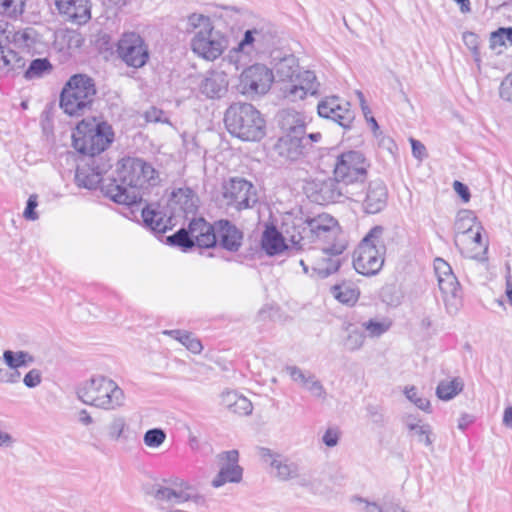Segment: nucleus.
<instances>
[{"label": "nucleus", "mask_w": 512, "mask_h": 512, "mask_svg": "<svg viewBox=\"0 0 512 512\" xmlns=\"http://www.w3.org/2000/svg\"><path fill=\"white\" fill-rule=\"evenodd\" d=\"M286 371L293 381L300 383L302 386L307 383L309 374L304 373L299 367L287 366Z\"/></svg>", "instance_id": "e2e57ef3"}, {"label": "nucleus", "mask_w": 512, "mask_h": 512, "mask_svg": "<svg viewBox=\"0 0 512 512\" xmlns=\"http://www.w3.org/2000/svg\"><path fill=\"white\" fill-rule=\"evenodd\" d=\"M500 97L512 103V73L508 74L501 82L499 89Z\"/></svg>", "instance_id": "052dcab7"}, {"label": "nucleus", "mask_w": 512, "mask_h": 512, "mask_svg": "<svg viewBox=\"0 0 512 512\" xmlns=\"http://www.w3.org/2000/svg\"><path fill=\"white\" fill-rule=\"evenodd\" d=\"M52 69L53 66L47 58H36L30 62L28 68L24 71V78L26 80L38 79L50 74Z\"/></svg>", "instance_id": "4c0bfd02"}, {"label": "nucleus", "mask_w": 512, "mask_h": 512, "mask_svg": "<svg viewBox=\"0 0 512 512\" xmlns=\"http://www.w3.org/2000/svg\"><path fill=\"white\" fill-rule=\"evenodd\" d=\"M253 405L249 399L244 396H240L231 410V412L239 415H249L252 413Z\"/></svg>", "instance_id": "bf43d9fd"}, {"label": "nucleus", "mask_w": 512, "mask_h": 512, "mask_svg": "<svg viewBox=\"0 0 512 512\" xmlns=\"http://www.w3.org/2000/svg\"><path fill=\"white\" fill-rule=\"evenodd\" d=\"M220 469L212 480V486L219 488L226 483H239L242 480L243 469L238 465L239 453L230 450L219 455Z\"/></svg>", "instance_id": "f3484780"}, {"label": "nucleus", "mask_w": 512, "mask_h": 512, "mask_svg": "<svg viewBox=\"0 0 512 512\" xmlns=\"http://www.w3.org/2000/svg\"><path fill=\"white\" fill-rule=\"evenodd\" d=\"M227 47L225 36L214 30L213 25L207 30L197 31L191 39V49L198 56L213 61L217 59Z\"/></svg>", "instance_id": "f8f14e48"}, {"label": "nucleus", "mask_w": 512, "mask_h": 512, "mask_svg": "<svg viewBox=\"0 0 512 512\" xmlns=\"http://www.w3.org/2000/svg\"><path fill=\"white\" fill-rule=\"evenodd\" d=\"M166 440V433L161 428H152L145 432L143 436L144 444L150 448L160 447Z\"/></svg>", "instance_id": "c03bdc74"}, {"label": "nucleus", "mask_w": 512, "mask_h": 512, "mask_svg": "<svg viewBox=\"0 0 512 512\" xmlns=\"http://www.w3.org/2000/svg\"><path fill=\"white\" fill-rule=\"evenodd\" d=\"M180 343L194 354H200L203 349L201 341L193 337L189 332H186V334L183 335V337L180 339Z\"/></svg>", "instance_id": "5fc2aeb1"}, {"label": "nucleus", "mask_w": 512, "mask_h": 512, "mask_svg": "<svg viewBox=\"0 0 512 512\" xmlns=\"http://www.w3.org/2000/svg\"><path fill=\"white\" fill-rule=\"evenodd\" d=\"M9 36L5 30L0 29V77L9 73L18 74L24 70L26 59L18 52L6 49L5 44Z\"/></svg>", "instance_id": "393cba45"}, {"label": "nucleus", "mask_w": 512, "mask_h": 512, "mask_svg": "<svg viewBox=\"0 0 512 512\" xmlns=\"http://www.w3.org/2000/svg\"><path fill=\"white\" fill-rule=\"evenodd\" d=\"M223 196L227 205L234 206L239 211L250 208L257 202L253 185L242 178L231 179L224 187Z\"/></svg>", "instance_id": "4468645a"}, {"label": "nucleus", "mask_w": 512, "mask_h": 512, "mask_svg": "<svg viewBox=\"0 0 512 512\" xmlns=\"http://www.w3.org/2000/svg\"><path fill=\"white\" fill-rule=\"evenodd\" d=\"M224 123L231 135L245 141H258L265 134V122L250 103L231 104L225 112Z\"/></svg>", "instance_id": "20e7f679"}, {"label": "nucleus", "mask_w": 512, "mask_h": 512, "mask_svg": "<svg viewBox=\"0 0 512 512\" xmlns=\"http://www.w3.org/2000/svg\"><path fill=\"white\" fill-rule=\"evenodd\" d=\"M146 120L149 122L168 123V119L164 116V112L155 107H151L146 111Z\"/></svg>", "instance_id": "338daca9"}, {"label": "nucleus", "mask_w": 512, "mask_h": 512, "mask_svg": "<svg viewBox=\"0 0 512 512\" xmlns=\"http://www.w3.org/2000/svg\"><path fill=\"white\" fill-rule=\"evenodd\" d=\"M26 0H0V15L18 18L24 12Z\"/></svg>", "instance_id": "ea45409f"}, {"label": "nucleus", "mask_w": 512, "mask_h": 512, "mask_svg": "<svg viewBox=\"0 0 512 512\" xmlns=\"http://www.w3.org/2000/svg\"><path fill=\"white\" fill-rule=\"evenodd\" d=\"M17 47L29 50L36 42V33L32 28L14 32L10 40Z\"/></svg>", "instance_id": "37998d69"}, {"label": "nucleus", "mask_w": 512, "mask_h": 512, "mask_svg": "<svg viewBox=\"0 0 512 512\" xmlns=\"http://www.w3.org/2000/svg\"><path fill=\"white\" fill-rule=\"evenodd\" d=\"M384 232L383 226H374L354 251L353 266L359 274L375 275L381 270L386 253Z\"/></svg>", "instance_id": "423d86ee"}, {"label": "nucleus", "mask_w": 512, "mask_h": 512, "mask_svg": "<svg viewBox=\"0 0 512 512\" xmlns=\"http://www.w3.org/2000/svg\"><path fill=\"white\" fill-rule=\"evenodd\" d=\"M319 193L323 201L326 202H337L343 195H355L350 189H344L342 184L336 180L335 175L321 183Z\"/></svg>", "instance_id": "2f4dec72"}, {"label": "nucleus", "mask_w": 512, "mask_h": 512, "mask_svg": "<svg viewBox=\"0 0 512 512\" xmlns=\"http://www.w3.org/2000/svg\"><path fill=\"white\" fill-rule=\"evenodd\" d=\"M407 399L414 403L419 409L429 412L430 402L426 398L418 396L417 389L414 386L406 387L404 391Z\"/></svg>", "instance_id": "09e8293b"}, {"label": "nucleus", "mask_w": 512, "mask_h": 512, "mask_svg": "<svg viewBox=\"0 0 512 512\" xmlns=\"http://www.w3.org/2000/svg\"><path fill=\"white\" fill-rule=\"evenodd\" d=\"M435 273L448 312L456 313L461 305V289L456 276L450 265L440 258L435 260Z\"/></svg>", "instance_id": "9d476101"}, {"label": "nucleus", "mask_w": 512, "mask_h": 512, "mask_svg": "<svg viewBox=\"0 0 512 512\" xmlns=\"http://www.w3.org/2000/svg\"><path fill=\"white\" fill-rule=\"evenodd\" d=\"M116 52L128 67L135 69L144 67L150 58L148 45L135 32H127L120 37Z\"/></svg>", "instance_id": "1a4fd4ad"}, {"label": "nucleus", "mask_w": 512, "mask_h": 512, "mask_svg": "<svg viewBox=\"0 0 512 512\" xmlns=\"http://www.w3.org/2000/svg\"><path fill=\"white\" fill-rule=\"evenodd\" d=\"M215 222L202 232L198 238L197 246L201 248H212L217 245Z\"/></svg>", "instance_id": "a18cd8bd"}, {"label": "nucleus", "mask_w": 512, "mask_h": 512, "mask_svg": "<svg viewBox=\"0 0 512 512\" xmlns=\"http://www.w3.org/2000/svg\"><path fill=\"white\" fill-rule=\"evenodd\" d=\"M21 379V373L11 368L0 367V383L2 384H16Z\"/></svg>", "instance_id": "6e6d98bb"}, {"label": "nucleus", "mask_w": 512, "mask_h": 512, "mask_svg": "<svg viewBox=\"0 0 512 512\" xmlns=\"http://www.w3.org/2000/svg\"><path fill=\"white\" fill-rule=\"evenodd\" d=\"M464 387L461 378L455 377L452 380H442L436 388V395L441 400H451L458 395Z\"/></svg>", "instance_id": "c9c22d12"}, {"label": "nucleus", "mask_w": 512, "mask_h": 512, "mask_svg": "<svg viewBox=\"0 0 512 512\" xmlns=\"http://www.w3.org/2000/svg\"><path fill=\"white\" fill-rule=\"evenodd\" d=\"M477 218L470 210H461L457 213L454 223L455 244L459 247L461 253H464V245L468 242L467 236L473 233V230L479 226Z\"/></svg>", "instance_id": "bb28decb"}, {"label": "nucleus", "mask_w": 512, "mask_h": 512, "mask_svg": "<svg viewBox=\"0 0 512 512\" xmlns=\"http://www.w3.org/2000/svg\"><path fill=\"white\" fill-rule=\"evenodd\" d=\"M327 246L310 249L307 260L312 270L321 278H326L340 267V255L346 249L343 242L336 240L326 243Z\"/></svg>", "instance_id": "6e6552de"}, {"label": "nucleus", "mask_w": 512, "mask_h": 512, "mask_svg": "<svg viewBox=\"0 0 512 512\" xmlns=\"http://www.w3.org/2000/svg\"><path fill=\"white\" fill-rule=\"evenodd\" d=\"M56 7L66 20L81 25L91 18L90 0H55Z\"/></svg>", "instance_id": "5701e85b"}, {"label": "nucleus", "mask_w": 512, "mask_h": 512, "mask_svg": "<svg viewBox=\"0 0 512 512\" xmlns=\"http://www.w3.org/2000/svg\"><path fill=\"white\" fill-rule=\"evenodd\" d=\"M388 191L381 180L369 183L365 198L362 200V208L367 214L381 212L387 205Z\"/></svg>", "instance_id": "a878e982"}, {"label": "nucleus", "mask_w": 512, "mask_h": 512, "mask_svg": "<svg viewBox=\"0 0 512 512\" xmlns=\"http://www.w3.org/2000/svg\"><path fill=\"white\" fill-rule=\"evenodd\" d=\"M286 240L284 231L279 232L274 225H267L262 234L261 247L269 256L278 255L288 248Z\"/></svg>", "instance_id": "c85d7f7f"}, {"label": "nucleus", "mask_w": 512, "mask_h": 512, "mask_svg": "<svg viewBox=\"0 0 512 512\" xmlns=\"http://www.w3.org/2000/svg\"><path fill=\"white\" fill-rule=\"evenodd\" d=\"M352 502L362 504V512H389L391 505L384 508L375 501H370L367 498L361 496H353Z\"/></svg>", "instance_id": "de8ad7c7"}, {"label": "nucleus", "mask_w": 512, "mask_h": 512, "mask_svg": "<svg viewBox=\"0 0 512 512\" xmlns=\"http://www.w3.org/2000/svg\"><path fill=\"white\" fill-rule=\"evenodd\" d=\"M3 362L12 370L19 371L20 368L27 367L34 362V357L27 351L4 350L2 356Z\"/></svg>", "instance_id": "f704fd0d"}, {"label": "nucleus", "mask_w": 512, "mask_h": 512, "mask_svg": "<svg viewBox=\"0 0 512 512\" xmlns=\"http://www.w3.org/2000/svg\"><path fill=\"white\" fill-rule=\"evenodd\" d=\"M273 40L274 35L269 28L262 26L249 29L244 33L238 46L229 52L228 59L237 63L239 53L250 55L252 51L262 52L273 44Z\"/></svg>", "instance_id": "ddd939ff"}, {"label": "nucleus", "mask_w": 512, "mask_h": 512, "mask_svg": "<svg viewBox=\"0 0 512 512\" xmlns=\"http://www.w3.org/2000/svg\"><path fill=\"white\" fill-rule=\"evenodd\" d=\"M198 198L189 188L173 191L169 205L175 210L182 211L185 217L194 215L197 210Z\"/></svg>", "instance_id": "c756f323"}, {"label": "nucleus", "mask_w": 512, "mask_h": 512, "mask_svg": "<svg viewBox=\"0 0 512 512\" xmlns=\"http://www.w3.org/2000/svg\"><path fill=\"white\" fill-rule=\"evenodd\" d=\"M274 80L272 70L262 64L246 68L240 75L238 90L246 96L266 94Z\"/></svg>", "instance_id": "9b49d317"}, {"label": "nucleus", "mask_w": 512, "mask_h": 512, "mask_svg": "<svg viewBox=\"0 0 512 512\" xmlns=\"http://www.w3.org/2000/svg\"><path fill=\"white\" fill-rule=\"evenodd\" d=\"M228 75L219 70L207 71L198 83L199 92L207 99H221L228 92Z\"/></svg>", "instance_id": "aec40b11"}, {"label": "nucleus", "mask_w": 512, "mask_h": 512, "mask_svg": "<svg viewBox=\"0 0 512 512\" xmlns=\"http://www.w3.org/2000/svg\"><path fill=\"white\" fill-rule=\"evenodd\" d=\"M323 443L328 447H335L339 441V432L335 428H328L322 437Z\"/></svg>", "instance_id": "69168bd1"}, {"label": "nucleus", "mask_w": 512, "mask_h": 512, "mask_svg": "<svg viewBox=\"0 0 512 512\" xmlns=\"http://www.w3.org/2000/svg\"><path fill=\"white\" fill-rule=\"evenodd\" d=\"M320 83L316 75L310 70H300L293 79L282 87L283 95L290 101L304 99L308 94L315 95Z\"/></svg>", "instance_id": "2eb2a0df"}, {"label": "nucleus", "mask_w": 512, "mask_h": 512, "mask_svg": "<svg viewBox=\"0 0 512 512\" xmlns=\"http://www.w3.org/2000/svg\"><path fill=\"white\" fill-rule=\"evenodd\" d=\"M275 70L279 79L287 83L300 71L297 59L293 55L283 57L276 64Z\"/></svg>", "instance_id": "e433bc0d"}, {"label": "nucleus", "mask_w": 512, "mask_h": 512, "mask_svg": "<svg viewBox=\"0 0 512 512\" xmlns=\"http://www.w3.org/2000/svg\"><path fill=\"white\" fill-rule=\"evenodd\" d=\"M367 414L369 419L378 425L384 424V414L382 409L378 405H368L367 406Z\"/></svg>", "instance_id": "0e129e2a"}, {"label": "nucleus", "mask_w": 512, "mask_h": 512, "mask_svg": "<svg viewBox=\"0 0 512 512\" xmlns=\"http://www.w3.org/2000/svg\"><path fill=\"white\" fill-rule=\"evenodd\" d=\"M42 382V374L38 369H31L25 374L23 383L28 388H35Z\"/></svg>", "instance_id": "680f3d73"}, {"label": "nucleus", "mask_w": 512, "mask_h": 512, "mask_svg": "<svg viewBox=\"0 0 512 512\" xmlns=\"http://www.w3.org/2000/svg\"><path fill=\"white\" fill-rule=\"evenodd\" d=\"M167 242L172 246H177L181 248L185 252L195 246V242L191 238V235L189 234L188 230L184 228H181L173 235L168 236Z\"/></svg>", "instance_id": "79ce46f5"}, {"label": "nucleus", "mask_w": 512, "mask_h": 512, "mask_svg": "<svg viewBox=\"0 0 512 512\" xmlns=\"http://www.w3.org/2000/svg\"><path fill=\"white\" fill-rule=\"evenodd\" d=\"M151 494L156 500L167 501L171 503H182L193 498L192 491L189 487L185 489L182 487L171 488L160 484L153 486Z\"/></svg>", "instance_id": "7c9ffc66"}, {"label": "nucleus", "mask_w": 512, "mask_h": 512, "mask_svg": "<svg viewBox=\"0 0 512 512\" xmlns=\"http://www.w3.org/2000/svg\"><path fill=\"white\" fill-rule=\"evenodd\" d=\"M261 459L273 469V475L280 481L297 479L300 476V466L288 456L262 447L259 450Z\"/></svg>", "instance_id": "dca6fc26"}, {"label": "nucleus", "mask_w": 512, "mask_h": 512, "mask_svg": "<svg viewBox=\"0 0 512 512\" xmlns=\"http://www.w3.org/2000/svg\"><path fill=\"white\" fill-rule=\"evenodd\" d=\"M412 435L417 436V440L420 443H423L425 446H431L433 440L431 439V428L428 424H418L417 428H414L413 431H409Z\"/></svg>", "instance_id": "864d4df0"}, {"label": "nucleus", "mask_w": 512, "mask_h": 512, "mask_svg": "<svg viewBox=\"0 0 512 512\" xmlns=\"http://www.w3.org/2000/svg\"><path fill=\"white\" fill-rule=\"evenodd\" d=\"M349 107L348 102L340 100L337 96H331L322 100L318 104L317 110L320 117L331 119L340 126L347 128L354 118Z\"/></svg>", "instance_id": "a211bd4d"}, {"label": "nucleus", "mask_w": 512, "mask_h": 512, "mask_svg": "<svg viewBox=\"0 0 512 512\" xmlns=\"http://www.w3.org/2000/svg\"><path fill=\"white\" fill-rule=\"evenodd\" d=\"M339 232L337 221L328 214H319L305 220L296 219L291 225L284 224L287 240L297 249H305L316 241L330 243L337 239Z\"/></svg>", "instance_id": "f03ea898"}, {"label": "nucleus", "mask_w": 512, "mask_h": 512, "mask_svg": "<svg viewBox=\"0 0 512 512\" xmlns=\"http://www.w3.org/2000/svg\"><path fill=\"white\" fill-rule=\"evenodd\" d=\"M77 395L84 404L104 410H116L125 402L123 390L115 381L104 376L93 377L83 383Z\"/></svg>", "instance_id": "39448f33"}, {"label": "nucleus", "mask_w": 512, "mask_h": 512, "mask_svg": "<svg viewBox=\"0 0 512 512\" xmlns=\"http://www.w3.org/2000/svg\"><path fill=\"white\" fill-rule=\"evenodd\" d=\"M117 177L102 186L105 196L118 204L131 206L141 201L140 188L156 186L159 172L150 162H118Z\"/></svg>", "instance_id": "f257e3e1"}, {"label": "nucleus", "mask_w": 512, "mask_h": 512, "mask_svg": "<svg viewBox=\"0 0 512 512\" xmlns=\"http://www.w3.org/2000/svg\"><path fill=\"white\" fill-rule=\"evenodd\" d=\"M165 217L161 211L151 206H147L142 210L144 224L157 233H164L168 229V221Z\"/></svg>", "instance_id": "72a5a7b5"}, {"label": "nucleus", "mask_w": 512, "mask_h": 512, "mask_svg": "<svg viewBox=\"0 0 512 512\" xmlns=\"http://www.w3.org/2000/svg\"><path fill=\"white\" fill-rule=\"evenodd\" d=\"M210 226L204 218H193L188 227V232L191 235V238L194 240L195 245L198 242L199 236L202 234L204 230H206Z\"/></svg>", "instance_id": "3c124183"}, {"label": "nucleus", "mask_w": 512, "mask_h": 512, "mask_svg": "<svg viewBox=\"0 0 512 512\" xmlns=\"http://www.w3.org/2000/svg\"><path fill=\"white\" fill-rule=\"evenodd\" d=\"M278 125L285 134L305 135V116L293 109H283L278 115Z\"/></svg>", "instance_id": "cd10ccee"}, {"label": "nucleus", "mask_w": 512, "mask_h": 512, "mask_svg": "<svg viewBox=\"0 0 512 512\" xmlns=\"http://www.w3.org/2000/svg\"><path fill=\"white\" fill-rule=\"evenodd\" d=\"M113 139L114 132L111 125L96 117L82 119L72 133L75 150L89 157H95L105 151Z\"/></svg>", "instance_id": "7ed1b4c3"}, {"label": "nucleus", "mask_w": 512, "mask_h": 512, "mask_svg": "<svg viewBox=\"0 0 512 512\" xmlns=\"http://www.w3.org/2000/svg\"><path fill=\"white\" fill-rule=\"evenodd\" d=\"M37 206L38 196L36 194L30 195L23 213V216L26 220L35 221L38 219V214L35 211Z\"/></svg>", "instance_id": "4d7b16f0"}, {"label": "nucleus", "mask_w": 512, "mask_h": 512, "mask_svg": "<svg viewBox=\"0 0 512 512\" xmlns=\"http://www.w3.org/2000/svg\"><path fill=\"white\" fill-rule=\"evenodd\" d=\"M212 26L211 19L208 16L198 13H192L186 20V32L196 33L197 31L207 30Z\"/></svg>", "instance_id": "a19ab883"}, {"label": "nucleus", "mask_w": 512, "mask_h": 512, "mask_svg": "<svg viewBox=\"0 0 512 512\" xmlns=\"http://www.w3.org/2000/svg\"><path fill=\"white\" fill-rule=\"evenodd\" d=\"M331 292L339 302L348 306L354 305L359 297L358 290L348 284L335 285Z\"/></svg>", "instance_id": "58836bf2"}, {"label": "nucleus", "mask_w": 512, "mask_h": 512, "mask_svg": "<svg viewBox=\"0 0 512 512\" xmlns=\"http://www.w3.org/2000/svg\"><path fill=\"white\" fill-rule=\"evenodd\" d=\"M307 145L309 141L305 136L284 134L275 144L274 151L277 156L286 160H298L299 157L305 156Z\"/></svg>", "instance_id": "b1692460"}, {"label": "nucleus", "mask_w": 512, "mask_h": 512, "mask_svg": "<svg viewBox=\"0 0 512 512\" xmlns=\"http://www.w3.org/2000/svg\"><path fill=\"white\" fill-rule=\"evenodd\" d=\"M306 388L313 396L321 399L326 398V391L323 387L322 383L317 380L315 375L309 373V378L307 383L303 386Z\"/></svg>", "instance_id": "603ef678"}, {"label": "nucleus", "mask_w": 512, "mask_h": 512, "mask_svg": "<svg viewBox=\"0 0 512 512\" xmlns=\"http://www.w3.org/2000/svg\"><path fill=\"white\" fill-rule=\"evenodd\" d=\"M363 331H367L370 337H379L384 334L389 326L383 322L369 320L363 322L361 325Z\"/></svg>", "instance_id": "8fccbe9b"}, {"label": "nucleus", "mask_w": 512, "mask_h": 512, "mask_svg": "<svg viewBox=\"0 0 512 512\" xmlns=\"http://www.w3.org/2000/svg\"><path fill=\"white\" fill-rule=\"evenodd\" d=\"M126 420L122 416H116L108 425V435L112 440H118L126 428Z\"/></svg>", "instance_id": "49530a36"}, {"label": "nucleus", "mask_w": 512, "mask_h": 512, "mask_svg": "<svg viewBox=\"0 0 512 512\" xmlns=\"http://www.w3.org/2000/svg\"><path fill=\"white\" fill-rule=\"evenodd\" d=\"M482 227L479 225L474 230L473 233H470L469 236H467L468 242L464 245H474V249L481 248L484 251L487 250L488 246L486 243L483 242L482 234H481Z\"/></svg>", "instance_id": "13d9d810"}, {"label": "nucleus", "mask_w": 512, "mask_h": 512, "mask_svg": "<svg viewBox=\"0 0 512 512\" xmlns=\"http://www.w3.org/2000/svg\"><path fill=\"white\" fill-rule=\"evenodd\" d=\"M95 97L94 80L85 74H76L62 89L60 107L70 116H80L91 109Z\"/></svg>", "instance_id": "0eeeda50"}, {"label": "nucleus", "mask_w": 512, "mask_h": 512, "mask_svg": "<svg viewBox=\"0 0 512 512\" xmlns=\"http://www.w3.org/2000/svg\"><path fill=\"white\" fill-rule=\"evenodd\" d=\"M411 148H412V154L417 159H422L425 157H428L426 147L423 143L420 141L410 138Z\"/></svg>", "instance_id": "774afa93"}, {"label": "nucleus", "mask_w": 512, "mask_h": 512, "mask_svg": "<svg viewBox=\"0 0 512 512\" xmlns=\"http://www.w3.org/2000/svg\"><path fill=\"white\" fill-rule=\"evenodd\" d=\"M110 168L109 162H78L75 170V183L80 188L93 190Z\"/></svg>", "instance_id": "6ab92c4d"}, {"label": "nucleus", "mask_w": 512, "mask_h": 512, "mask_svg": "<svg viewBox=\"0 0 512 512\" xmlns=\"http://www.w3.org/2000/svg\"><path fill=\"white\" fill-rule=\"evenodd\" d=\"M215 229L217 235V244L229 251L237 252L243 242V232L235 224L227 219L215 221Z\"/></svg>", "instance_id": "4be33fe9"}, {"label": "nucleus", "mask_w": 512, "mask_h": 512, "mask_svg": "<svg viewBox=\"0 0 512 512\" xmlns=\"http://www.w3.org/2000/svg\"><path fill=\"white\" fill-rule=\"evenodd\" d=\"M344 330L347 333L343 339L344 348L350 352L360 350L363 347L366 338L362 327L352 323H347L344 326Z\"/></svg>", "instance_id": "473e14b6"}, {"label": "nucleus", "mask_w": 512, "mask_h": 512, "mask_svg": "<svg viewBox=\"0 0 512 512\" xmlns=\"http://www.w3.org/2000/svg\"><path fill=\"white\" fill-rule=\"evenodd\" d=\"M365 162H336L333 175L342 184L344 189H349L355 184H362L367 179V167Z\"/></svg>", "instance_id": "412c9836"}]
</instances>
